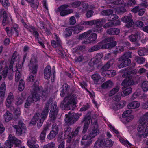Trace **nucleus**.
Masks as SVG:
<instances>
[{
	"label": "nucleus",
	"mask_w": 148,
	"mask_h": 148,
	"mask_svg": "<svg viewBox=\"0 0 148 148\" xmlns=\"http://www.w3.org/2000/svg\"><path fill=\"white\" fill-rule=\"evenodd\" d=\"M146 52V49L145 48H143L139 50L138 51V53L139 55L143 56L144 55Z\"/></svg>",
	"instance_id": "obj_59"
},
{
	"label": "nucleus",
	"mask_w": 148,
	"mask_h": 148,
	"mask_svg": "<svg viewBox=\"0 0 148 148\" xmlns=\"http://www.w3.org/2000/svg\"><path fill=\"white\" fill-rule=\"evenodd\" d=\"M58 110L57 108V105L54 103L52 105V107L49 113L50 117L54 119L56 117L57 114Z\"/></svg>",
	"instance_id": "obj_19"
},
{
	"label": "nucleus",
	"mask_w": 148,
	"mask_h": 148,
	"mask_svg": "<svg viewBox=\"0 0 148 148\" xmlns=\"http://www.w3.org/2000/svg\"><path fill=\"white\" fill-rule=\"evenodd\" d=\"M28 145L30 148H39L38 145L36 143L32 144L29 143H28Z\"/></svg>",
	"instance_id": "obj_63"
},
{
	"label": "nucleus",
	"mask_w": 148,
	"mask_h": 148,
	"mask_svg": "<svg viewBox=\"0 0 148 148\" xmlns=\"http://www.w3.org/2000/svg\"><path fill=\"white\" fill-rule=\"evenodd\" d=\"M81 5L82 7V8L81 9H82V11L83 12H84L86 11L88 7V4L86 3H83L82 5Z\"/></svg>",
	"instance_id": "obj_54"
},
{
	"label": "nucleus",
	"mask_w": 148,
	"mask_h": 148,
	"mask_svg": "<svg viewBox=\"0 0 148 148\" xmlns=\"http://www.w3.org/2000/svg\"><path fill=\"white\" fill-rule=\"evenodd\" d=\"M123 92L121 93V95L123 97L127 95L130 94L132 92V89L131 87L126 88L123 89Z\"/></svg>",
	"instance_id": "obj_35"
},
{
	"label": "nucleus",
	"mask_w": 148,
	"mask_h": 148,
	"mask_svg": "<svg viewBox=\"0 0 148 148\" xmlns=\"http://www.w3.org/2000/svg\"><path fill=\"white\" fill-rule=\"evenodd\" d=\"M99 48L97 46H94L89 49L88 51L90 52H92L97 50L99 49Z\"/></svg>",
	"instance_id": "obj_64"
},
{
	"label": "nucleus",
	"mask_w": 148,
	"mask_h": 148,
	"mask_svg": "<svg viewBox=\"0 0 148 148\" xmlns=\"http://www.w3.org/2000/svg\"><path fill=\"white\" fill-rule=\"evenodd\" d=\"M0 0V1L2 2V4L4 6H8L10 5V3L9 2L8 0Z\"/></svg>",
	"instance_id": "obj_60"
},
{
	"label": "nucleus",
	"mask_w": 148,
	"mask_h": 148,
	"mask_svg": "<svg viewBox=\"0 0 148 148\" xmlns=\"http://www.w3.org/2000/svg\"><path fill=\"white\" fill-rule=\"evenodd\" d=\"M9 140H7L5 142V144L8 148H11L12 144H14L16 145H17L21 143V141L14 136L10 135L9 136Z\"/></svg>",
	"instance_id": "obj_12"
},
{
	"label": "nucleus",
	"mask_w": 148,
	"mask_h": 148,
	"mask_svg": "<svg viewBox=\"0 0 148 148\" xmlns=\"http://www.w3.org/2000/svg\"><path fill=\"white\" fill-rule=\"evenodd\" d=\"M79 128H77L75 131H73L71 133V135L72 138L73 136H76L78 134V132L79 130Z\"/></svg>",
	"instance_id": "obj_61"
},
{
	"label": "nucleus",
	"mask_w": 148,
	"mask_h": 148,
	"mask_svg": "<svg viewBox=\"0 0 148 148\" xmlns=\"http://www.w3.org/2000/svg\"><path fill=\"white\" fill-rule=\"evenodd\" d=\"M92 78L94 83L96 84H100L103 81V78L98 73H95L92 75Z\"/></svg>",
	"instance_id": "obj_18"
},
{
	"label": "nucleus",
	"mask_w": 148,
	"mask_h": 148,
	"mask_svg": "<svg viewBox=\"0 0 148 148\" xmlns=\"http://www.w3.org/2000/svg\"><path fill=\"white\" fill-rule=\"evenodd\" d=\"M18 57L17 53L15 52L12 56L11 62L9 65V64L5 63L4 62L2 61L0 62V71L3 69L1 72L3 76V77L5 78L7 75L9 79H11L12 78L13 70L12 69L13 63L15 61V59Z\"/></svg>",
	"instance_id": "obj_1"
},
{
	"label": "nucleus",
	"mask_w": 148,
	"mask_h": 148,
	"mask_svg": "<svg viewBox=\"0 0 148 148\" xmlns=\"http://www.w3.org/2000/svg\"><path fill=\"white\" fill-rule=\"evenodd\" d=\"M135 60L138 64H143L145 61V59L143 57H136Z\"/></svg>",
	"instance_id": "obj_49"
},
{
	"label": "nucleus",
	"mask_w": 148,
	"mask_h": 148,
	"mask_svg": "<svg viewBox=\"0 0 148 148\" xmlns=\"http://www.w3.org/2000/svg\"><path fill=\"white\" fill-rule=\"evenodd\" d=\"M21 69L19 68H18L16 71L15 79L16 81H18L21 77V73L20 72Z\"/></svg>",
	"instance_id": "obj_45"
},
{
	"label": "nucleus",
	"mask_w": 148,
	"mask_h": 148,
	"mask_svg": "<svg viewBox=\"0 0 148 148\" xmlns=\"http://www.w3.org/2000/svg\"><path fill=\"white\" fill-rule=\"evenodd\" d=\"M11 21V18L7 17V14L5 11H4L3 14V24L4 26L5 25Z\"/></svg>",
	"instance_id": "obj_31"
},
{
	"label": "nucleus",
	"mask_w": 148,
	"mask_h": 148,
	"mask_svg": "<svg viewBox=\"0 0 148 148\" xmlns=\"http://www.w3.org/2000/svg\"><path fill=\"white\" fill-rule=\"evenodd\" d=\"M84 119V121H85V123L83 127V132L84 133L86 132L88 128L90 123V117L88 116H85Z\"/></svg>",
	"instance_id": "obj_24"
},
{
	"label": "nucleus",
	"mask_w": 148,
	"mask_h": 148,
	"mask_svg": "<svg viewBox=\"0 0 148 148\" xmlns=\"http://www.w3.org/2000/svg\"><path fill=\"white\" fill-rule=\"evenodd\" d=\"M92 141L93 140L91 139H84L83 136L82 140L81 143L82 145H84L85 146L87 147L91 144Z\"/></svg>",
	"instance_id": "obj_36"
},
{
	"label": "nucleus",
	"mask_w": 148,
	"mask_h": 148,
	"mask_svg": "<svg viewBox=\"0 0 148 148\" xmlns=\"http://www.w3.org/2000/svg\"><path fill=\"white\" fill-rule=\"evenodd\" d=\"M148 112L146 113L138 121L137 128L138 134L140 136L143 135L144 138L148 136Z\"/></svg>",
	"instance_id": "obj_3"
},
{
	"label": "nucleus",
	"mask_w": 148,
	"mask_h": 148,
	"mask_svg": "<svg viewBox=\"0 0 148 148\" xmlns=\"http://www.w3.org/2000/svg\"><path fill=\"white\" fill-rule=\"evenodd\" d=\"M29 66L32 74L28 77V79L29 81L32 82L35 79L38 68L37 61L35 57L31 58Z\"/></svg>",
	"instance_id": "obj_6"
},
{
	"label": "nucleus",
	"mask_w": 148,
	"mask_h": 148,
	"mask_svg": "<svg viewBox=\"0 0 148 148\" xmlns=\"http://www.w3.org/2000/svg\"><path fill=\"white\" fill-rule=\"evenodd\" d=\"M18 27L17 24L14 25L11 28V31L13 34L15 33L17 34H18Z\"/></svg>",
	"instance_id": "obj_51"
},
{
	"label": "nucleus",
	"mask_w": 148,
	"mask_h": 148,
	"mask_svg": "<svg viewBox=\"0 0 148 148\" xmlns=\"http://www.w3.org/2000/svg\"><path fill=\"white\" fill-rule=\"evenodd\" d=\"M120 141L123 144L127 147H130L131 144L127 140L123 138L120 136L118 137Z\"/></svg>",
	"instance_id": "obj_39"
},
{
	"label": "nucleus",
	"mask_w": 148,
	"mask_h": 148,
	"mask_svg": "<svg viewBox=\"0 0 148 148\" xmlns=\"http://www.w3.org/2000/svg\"><path fill=\"white\" fill-rule=\"evenodd\" d=\"M115 38L112 37L107 38L102 41L101 43L100 46L103 49H107L112 48L116 45V42L114 41L109 43L105 44L107 42L114 40Z\"/></svg>",
	"instance_id": "obj_7"
},
{
	"label": "nucleus",
	"mask_w": 148,
	"mask_h": 148,
	"mask_svg": "<svg viewBox=\"0 0 148 148\" xmlns=\"http://www.w3.org/2000/svg\"><path fill=\"white\" fill-rule=\"evenodd\" d=\"M116 74L114 70L107 71L105 73L102 72V74L104 76L112 77L115 75Z\"/></svg>",
	"instance_id": "obj_27"
},
{
	"label": "nucleus",
	"mask_w": 148,
	"mask_h": 148,
	"mask_svg": "<svg viewBox=\"0 0 148 148\" xmlns=\"http://www.w3.org/2000/svg\"><path fill=\"white\" fill-rule=\"evenodd\" d=\"M120 71L124 73L122 75V77L123 78H126L121 83L122 89L127 87H130V86L134 84V82L132 76V75L136 74L137 71L136 70L130 71L125 69V70H121Z\"/></svg>",
	"instance_id": "obj_4"
},
{
	"label": "nucleus",
	"mask_w": 148,
	"mask_h": 148,
	"mask_svg": "<svg viewBox=\"0 0 148 148\" xmlns=\"http://www.w3.org/2000/svg\"><path fill=\"white\" fill-rule=\"evenodd\" d=\"M138 39V36H136L134 34L131 35L129 36V39L132 42H135Z\"/></svg>",
	"instance_id": "obj_55"
},
{
	"label": "nucleus",
	"mask_w": 148,
	"mask_h": 148,
	"mask_svg": "<svg viewBox=\"0 0 148 148\" xmlns=\"http://www.w3.org/2000/svg\"><path fill=\"white\" fill-rule=\"evenodd\" d=\"M120 32V30L117 28H112L107 30V33L110 35H118Z\"/></svg>",
	"instance_id": "obj_30"
},
{
	"label": "nucleus",
	"mask_w": 148,
	"mask_h": 148,
	"mask_svg": "<svg viewBox=\"0 0 148 148\" xmlns=\"http://www.w3.org/2000/svg\"><path fill=\"white\" fill-rule=\"evenodd\" d=\"M13 127L16 129L17 134L20 135L26 132L27 130L25 125L22 122H20L18 125H13Z\"/></svg>",
	"instance_id": "obj_13"
},
{
	"label": "nucleus",
	"mask_w": 148,
	"mask_h": 148,
	"mask_svg": "<svg viewBox=\"0 0 148 148\" xmlns=\"http://www.w3.org/2000/svg\"><path fill=\"white\" fill-rule=\"evenodd\" d=\"M106 22L102 24H100L98 25H95V27L94 28L93 31L95 32H97L99 33L101 32L102 31V28H101L102 26Z\"/></svg>",
	"instance_id": "obj_46"
},
{
	"label": "nucleus",
	"mask_w": 148,
	"mask_h": 148,
	"mask_svg": "<svg viewBox=\"0 0 148 148\" xmlns=\"http://www.w3.org/2000/svg\"><path fill=\"white\" fill-rule=\"evenodd\" d=\"M98 62V60L96 58H93L89 62V64L90 66H93L94 65L97 64Z\"/></svg>",
	"instance_id": "obj_53"
},
{
	"label": "nucleus",
	"mask_w": 148,
	"mask_h": 148,
	"mask_svg": "<svg viewBox=\"0 0 148 148\" xmlns=\"http://www.w3.org/2000/svg\"><path fill=\"white\" fill-rule=\"evenodd\" d=\"M114 62V60L113 59H112L108 62L107 63L102 67L103 71L102 72L105 73V72H106L107 70L113 64Z\"/></svg>",
	"instance_id": "obj_29"
},
{
	"label": "nucleus",
	"mask_w": 148,
	"mask_h": 148,
	"mask_svg": "<svg viewBox=\"0 0 148 148\" xmlns=\"http://www.w3.org/2000/svg\"><path fill=\"white\" fill-rule=\"evenodd\" d=\"M99 134V131L96 128L92 130L88 135H85L83 136L84 139H92Z\"/></svg>",
	"instance_id": "obj_16"
},
{
	"label": "nucleus",
	"mask_w": 148,
	"mask_h": 148,
	"mask_svg": "<svg viewBox=\"0 0 148 148\" xmlns=\"http://www.w3.org/2000/svg\"><path fill=\"white\" fill-rule=\"evenodd\" d=\"M113 86L112 82L110 80H108L103 83L101 85L102 88L105 89L112 87Z\"/></svg>",
	"instance_id": "obj_34"
},
{
	"label": "nucleus",
	"mask_w": 148,
	"mask_h": 148,
	"mask_svg": "<svg viewBox=\"0 0 148 148\" xmlns=\"http://www.w3.org/2000/svg\"><path fill=\"white\" fill-rule=\"evenodd\" d=\"M140 86L144 91H147L148 90V82H143L141 84Z\"/></svg>",
	"instance_id": "obj_40"
},
{
	"label": "nucleus",
	"mask_w": 148,
	"mask_h": 148,
	"mask_svg": "<svg viewBox=\"0 0 148 148\" xmlns=\"http://www.w3.org/2000/svg\"><path fill=\"white\" fill-rule=\"evenodd\" d=\"M33 94L28 98L25 105V108H28L31 103L36 102L40 99V95L42 91V88H39L38 85L34 86L33 87Z\"/></svg>",
	"instance_id": "obj_5"
},
{
	"label": "nucleus",
	"mask_w": 148,
	"mask_h": 148,
	"mask_svg": "<svg viewBox=\"0 0 148 148\" xmlns=\"http://www.w3.org/2000/svg\"><path fill=\"white\" fill-rule=\"evenodd\" d=\"M6 87L5 83H2L0 87V98L1 99V102L3 101L5 97Z\"/></svg>",
	"instance_id": "obj_21"
},
{
	"label": "nucleus",
	"mask_w": 148,
	"mask_h": 148,
	"mask_svg": "<svg viewBox=\"0 0 148 148\" xmlns=\"http://www.w3.org/2000/svg\"><path fill=\"white\" fill-rule=\"evenodd\" d=\"M105 146L104 141L101 139L98 140L95 145V148H99Z\"/></svg>",
	"instance_id": "obj_33"
},
{
	"label": "nucleus",
	"mask_w": 148,
	"mask_h": 148,
	"mask_svg": "<svg viewBox=\"0 0 148 148\" xmlns=\"http://www.w3.org/2000/svg\"><path fill=\"white\" fill-rule=\"evenodd\" d=\"M71 30L75 34H77L79 33L82 29L81 27H71Z\"/></svg>",
	"instance_id": "obj_50"
},
{
	"label": "nucleus",
	"mask_w": 148,
	"mask_h": 148,
	"mask_svg": "<svg viewBox=\"0 0 148 148\" xmlns=\"http://www.w3.org/2000/svg\"><path fill=\"white\" fill-rule=\"evenodd\" d=\"M25 88V82L24 81L21 80L19 81L18 87V90L20 91H22Z\"/></svg>",
	"instance_id": "obj_41"
},
{
	"label": "nucleus",
	"mask_w": 148,
	"mask_h": 148,
	"mask_svg": "<svg viewBox=\"0 0 148 148\" xmlns=\"http://www.w3.org/2000/svg\"><path fill=\"white\" fill-rule=\"evenodd\" d=\"M14 96L12 92H10L8 94L6 101V105L8 107H10L14 99Z\"/></svg>",
	"instance_id": "obj_22"
},
{
	"label": "nucleus",
	"mask_w": 148,
	"mask_h": 148,
	"mask_svg": "<svg viewBox=\"0 0 148 148\" xmlns=\"http://www.w3.org/2000/svg\"><path fill=\"white\" fill-rule=\"evenodd\" d=\"M114 24L113 22L111 21H110L109 22L107 23L106 24L103 26V27L104 28H108L110 27H111L113 26H114Z\"/></svg>",
	"instance_id": "obj_58"
},
{
	"label": "nucleus",
	"mask_w": 148,
	"mask_h": 148,
	"mask_svg": "<svg viewBox=\"0 0 148 148\" xmlns=\"http://www.w3.org/2000/svg\"><path fill=\"white\" fill-rule=\"evenodd\" d=\"M136 3L135 0H128L127 2L124 4V5L126 7H129L135 5Z\"/></svg>",
	"instance_id": "obj_42"
},
{
	"label": "nucleus",
	"mask_w": 148,
	"mask_h": 148,
	"mask_svg": "<svg viewBox=\"0 0 148 148\" xmlns=\"http://www.w3.org/2000/svg\"><path fill=\"white\" fill-rule=\"evenodd\" d=\"M71 128L69 127L66 129L64 132V138H68V140L70 141L72 138L71 135Z\"/></svg>",
	"instance_id": "obj_28"
},
{
	"label": "nucleus",
	"mask_w": 148,
	"mask_h": 148,
	"mask_svg": "<svg viewBox=\"0 0 148 148\" xmlns=\"http://www.w3.org/2000/svg\"><path fill=\"white\" fill-rule=\"evenodd\" d=\"M113 13V11L111 10H107L102 11L101 12V14L103 16H110Z\"/></svg>",
	"instance_id": "obj_44"
},
{
	"label": "nucleus",
	"mask_w": 148,
	"mask_h": 148,
	"mask_svg": "<svg viewBox=\"0 0 148 148\" xmlns=\"http://www.w3.org/2000/svg\"><path fill=\"white\" fill-rule=\"evenodd\" d=\"M106 21V20L105 19L90 21H88L89 25H94L95 26V25H98L100 24H102L105 23Z\"/></svg>",
	"instance_id": "obj_23"
},
{
	"label": "nucleus",
	"mask_w": 148,
	"mask_h": 148,
	"mask_svg": "<svg viewBox=\"0 0 148 148\" xmlns=\"http://www.w3.org/2000/svg\"><path fill=\"white\" fill-rule=\"evenodd\" d=\"M75 98L73 96H70L69 97H66L64 99V104L65 108L68 110L71 109L73 110V107L75 106L76 104Z\"/></svg>",
	"instance_id": "obj_8"
},
{
	"label": "nucleus",
	"mask_w": 148,
	"mask_h": 148,
	"mask_svg": "<svg viewBox=\"0 0 148 148\" xmlns=\"http://www.w3.org/2000/svg\"><path fill=\"white\" fill-rule=\"evenodd\" d=\"M140 104L137 101H134L130 103L127 106V107L130 109H134L138 108Z\"/></svg>",
	"instance_id": "obj_32"
},
{
	"label": "nucleus",
	"mask_w": 148,
	"mask_h": 148,
	"mask_svg": "<svg viewBox=\"0 0 148 148\" xmlns=\"http://www.w3.org/2000/svg\"><path fill=\"white\" fill-rule=\"evenodd\" d=\"M119 86H116L113 88L110 92L109 94V96H111L115 94L119 90Z\"/></svg>",
	"instance_id": "obj_43"
},
{
	"label": "nucleus",
	"mask_w": 148,
	"mask_h": 148,
	"mask_svg": "<svg viewBox=\"0 0 148 148\" xmlns=\"http://www.w3.org/2000/svg\"><path fill=\"white\" fill-rule=\"evenodd\" d=\"M104 143L105 146L109 147L112 146L114 143L111 139H108L106 140L105 141H104Z\"/></svg>",
	"instance_id": "obj_48"
},
{
	"label": "nucleus",
	"mask_w": 148,
	"mask_h": 148,
	"mask_svg": "<svg viewBox=\"0 0 148 148\" xmlns=\"http://www.w3.org/2000/svg\"><path fill=\"white\" fill-rule=\"evenodd\" d=\"M66 117L65 120L67 123L71 124L74 122L77 121L78 118L81 116V114L79 113H76L74 115H72L71 114L70 112H69L68 114H66Z\"/></svg>",
	"instance_id": "obj_10"
},
{
	"label": "nucleus",
	"mask_w": 148,
	"mask_h": 148,
	"mask_svg": "<svg viewBox=\"0 0 148 148\" xmlns=\"http://www.w3.org/2000/svg\"><path fill=\"white\" fill-rule=\"evenodd\" d=\"M132 111L131 110H129L124 111L123 113L122 116L124 118L125 121L122 120V122L124 123L130 122L134 118V116L132 114Z\"/></svg>",
	"instance_id": "obj_11"
},
{
	"label": "nucleus",
	"mask_w": 148,
	"mask_h": 148,
	"mask_svg": "<svg viewBox=\"0 0 148 148\" xmlns=\"http://www.w3.org/2000/svg\"><path fill=\"white\" fill-rule=\"evenodd\" d=\"M71 27L66 28L64 32V35L66 37L70 36L72 34Z\"/></svg>",
	"instance_id": "obj_47"
},
{
	"label": "nucleus",
	"mask_w": 148,
	"mask_h": 148,
	"mask_svg": "<svg viewBox=\"0 0 148 148\" xmlns=\"http://www.w3.org/2000/svg\"><path fill=\"white\" fill-rule=\"evenodd\" d=\"M51 74V68L49 66H47L44 70V77L45 79H49Z\"/></svg>",
	"instance_id": "obj_25"
},
{
	"label": "nucleus",
	"mask_w": 148,
	"mask_h": 148,
	"mask_svg": "<svg viewBox=\"0 0 148 148\" xmlns=\"http://www.w3.org/2000/svg\"><path fill=\"white\" fill-rule=\"evenodd\" d=\"M4 118L6 122H8L12 117V114L9 111H7L4 115Z\"/></svg>",
	"instance_id": "obj_38"
},
{
	"label": "nucleus",
	"mask_w": 148,
	"mask_h": 148,
	"mask_svg": "<svg viewBox=\"0 0 148 148\" xmlns=\"http://www.w3.org/2000/svg\"><path fill=\"white\" fill-rule=\"evenodd\" d=\"M122 20L123 22L125 23H127L126 25L127 27H130L133 25L134 22L133 20L132 19L131 16H125L122 18Z\"/></svg>",
	"instance_id": "obj_17"
},
{
	"label": "nucleus",
	"mask_w": 148,
	"mask_h": 148,
	"mask_svg": "<svg viewBox=\"0 0 148 148\" xmlns=\"http://www.w3.org/2000/svg\"><path fill=\"white\" fill-rule=\"evenodd\" d=\"M88 31L84 32L79 35V39L80 40H82L84 38H86L88 40Z\"/></svg>",
	"instance_id": "obj_52"
},
{
	"label": "nucleus",
	"mask_w": 148,
	"mask_h": 148,
	"mask_svg": "<svg viewBox=\"0 0 148 148\" xmlns=\"http://www.w3.org/2000/svg\"><path fill=\"white\" fill-rule=\"evenodd\" d=\"M88 40L84 41V43L88 44L93 42L95 41L97 38V34L94 33H92L90 31H88Z\"/></svg>",
	"instance_id": "obj_14"
},
{
	"label": "nucleus",
	"mask_w": 148,
	"mask_h": 148,
	"mask_svg": "<svg viewBox=\"0 0 148 148\" xmlns=\"http://www.w3.org/2000/svg\"><path fill=\"white\" fill-rule=\"evenodd\" d=\"M51 45L54 48L58 47H61V45L59 43V42H57L55 40L52 41Z\"/></svg>",
	"instance_id": "obj_57"
},
{
	"label": "nucleus",
	"mask_w": 148,
	"mask_h": 148,
	"mask_svg": "<svg viewBox=\"0 0 148 148\" xmlns=\"http://www.w3.org/2000/svg\"><path fill=\"white\" fill-rule=\"evenodd\" d=\"M68 7V5H64L59 7L56 10V12L58 13L60 12V15L62 16H64L72 13L73 11L72 9L66 10V9Z\"/></svg>",
	"instance_id": "obj_9"
},
{
	"label": "nucleus",
	"mask_w": 148,
	"mask_h": 148,
	"mask_svg": "<svg viewBox=\"0 0 148 148\" xmlns=\"http://www.w3.org/2000/svg\"><path fill=\"white\" fill-rule=\"evenodd\" d=\"M52 130L48 135L47 137L49 139L54 138L58 133V128L56 125H53L52 126Z\"/></svg>",
	"instance_id": "obj_15"
},
{
	"label": "nucleus",
	"mask_w": 148,
	"mask_h": 148,
	"mask_svg": "<svg viewBox=\"0 0 148 148\" xmlns=\"http://www.w3.org/2000/svg\"><path fill=\"white\" fill-rule=\"evenodd\" d=\"M131 53L130 52L125 53L118 59V60L121 61L122 60H124V59H129V58L131 57Z\"/></svg>",
	"instance_id": "obj_37"
},
{
	"label": "nucleus",
	"mask_w": 148,
	"mask_h": 148,
	"mask_svg": "<svg viewBox=\"0 0 148 148\" xmlns=\"http://www.w3.org/2000/svg\"><path fill=\"white\" fill-rule=\"evenodd\" d=\"M55 144L53 142H51L47 145H44V148H53L55 146Z\"/></svg>",
	"instance_id": "obj_56"
},
{
	"label": "nucleus",
	"mask_w": 148,
	"mask_h": 148,
	"mask_svg": "<svg viewBox=\"0 0 148 148\" xmlns=\"http://www.w3.org/2000/svg\"><path fill=\"white\" fill-rule=\"evenodd\" d=\"M69 88V86L67 84H64L62 86L60 89L61 96L64 97L65 96V95L68 94Z\"/></svg>",
	"instance_id": "obj_20"
},
{
	"label": "nucleus",
	"mask_w": 148,
	"mask_h": 148,
	"mask_svg": "<svg viewBox=\"0 0 148 148\" xmlns=\"http://www.w3.org/2000/svg\"><path fill=\"white\" fill-rule=\"evenodd\" d=\"M135 24L136 26L139 27H142L144 25L143 23L140 21H137L135 23Z\"/></svg>",
	"instance_id": "obj_62"
},
{
	"label": "nucleus",
	"mask_w": 148,
	"mask_h": 148,
	"mask_svg": "<svg viewBox=\"0 0 148 148\" xmlns=\"http://www.w3.org/2000/svg\"><path fill=\"white\" fill-rule=\"evenodd\" d=\"M118 61L122 62L121 64L118 65V66L119 68L120 69L128 66L131 62L130 59H124V60Z\"/></svg>",
	"instance_id": "obj_26"
},
{
	"label": "nucleus",
	"mask_w": 148,
	"mask_h": 148,
	"mask_svg": "<svg viewBox=\"0 0 148 148\" xmlns=\"http://www.w3.org/2000/svg\"><path fill=\"white\" fill-rule=\"evenodd\" d=\"M52 103V101L51 100H49L46 103L44 110L42 112L41 115H40V113H36L33 116L30 122V123L35 125L38 121L37 123L38 126L40 127L42 125L44 120L47 116L49 106Z\"/></svg>",
	"instance_id": "obj_2"
}]
</instances>
